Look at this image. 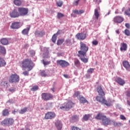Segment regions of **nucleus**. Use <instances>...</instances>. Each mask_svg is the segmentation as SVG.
<instances>
[{"label":"nucleus","instance_id":"f257e3e1","mask_svg":"<svg viewBox=\"0 0 130 130\" xmlns=\"http://www.w3.org/2000/svg\"><path fill=\"white\" fill-rule=\"evenodd\" d=\"M89 50V47L87 46L86 44L81 42H80V50L78 51V54L77 56L78 57H86L87 56V52Z\"/></svg>","mask_w":130,"mask_h":130},{"label":"nucleus","instance_id":"f03ea898","mask_svg":"<svg viewBox=\"0 0 130 130\" xmlns=\"http://www.w3.org/2000/svg\"><path fill=\"white\" fill-rule=\"evenodd\" d=\"M22 68L24 69H28V72H30L32 69H33V61L31 60L30 58H26L24 59L22 62Z\"/></svg>","mask_w":130,"mask_h":130},{"label":"nucleus","instance_id":"7ed1b4c3","mask_svg":"<svg viewBox=\"0 0 130 130\" xmlns=\"http://www.w3.org/2000/svg\"><path fill=\"white\" fill-rule=\"evenodd\" d=\"M20 81V76L17 74H11L9 78V82L11 84H17Z\"/></svg>","mask_w":130,"mask_h":130},{"label":"nucleus","instance_id":"20e7f679","mask_svg":"<svg viewBox=\"0 0 130 130\" xmlns=\"http://www.w3.org/2000/svg\"><path fill=\"white\" fill-rule=\"evenodd\" d=\"M14 121V119L12 118H6L1 121V124L3 126H10L13 125Z\"/></svg>","mask_w":130,"mask_h":130},{"label":"nucleus","instance_id":"39448f33","mask_svg":"<svg viewBox=\"0 0 130 130\" xmlns=\"http://www.w3.org/2000/svg\"><path fill=\"white\" fill-rule=\"evenodd\" d=\"M74 104L72 101H69L68 103H64L63 105L60 107V109L66 111L70 110V109L74 106Z\"/></svg>","mask_w":130,"mask_h":130},{"label":"nucleus","instance_id":"423d86ee","mask_svg":"<svg viewBox=\"0 0 130 130\" xmlns=\"http://www.w3.org/2000/svg\"><path fill=\"white\" fill-rule=\"evenodd\" d=\"M42 98L44 101H48V100L53 99V95L50 93L44 92L42 93Z\"/></svg>","mask_w":130,"mask_h":130},{"label":"nucleus","instance_id":"0eeeda50","mask_svg":"<svg viewBox=\"0 0 130 130\" xmlns=\"http://www.w3.org/2000/svg\"><path fill=\"white\" fill-rule=\"evenodd\" d=\"M57 66L61 68H67L70 66V63L64 60H58L56 61Z\"/></svg>","mask_w":130,"mask_h":130},{"label":"nucleus","instance_id":"6e6552de","mask_svg":"<svg viewBox=\"0 0 130 130\" xmlns=\"http://www.w3.org/2000/svg\"><path fill=\"white\" fill-rule=\"evenodd\" d=\"M10 17L11 18H19L20 17V14L19 13V11H18V10L17 9H14L10 12L9 13Z\"/></svg>","mask_w":130,"mask_h":130},{"label":"nucleus","instance_id":"1a4fd4ad","mask_svg":"<svg viewBox=\"0 0 130 130\" xmlns=\"http://www.w3.org/2000/svg\"><path fill=\"white\" fill-rule=\"evenodd\" d=\"M55 116H56L55 113L53 112H48L45 114L44 118L45 119H53V118H55Z\"/></svg>","mask_w":130,"mask_h":130},{"label":"nucleus","instance_id":"9d476101","mask_svg":"<svg viewBox=\"0 0 130 130\" xmlns=\"http://www.w3.org/2000/svg\"><path fill=\"white\" fill-rule=\"evenodd\" d=\"M102 122L103 125L107 126V125H109V124H111V120H110V118H107V117L105 115V116L103 117Z\"/></svg>","mask_w":130,"mask_h":130},{"label":"nucleus","instance_id":"9b49d317","mask_svg":"<svg viewBox=\"0 0 130 130\" xmlns=\"http://www.w3.org/2000/svg\"><path fill=\"white\" fill-rule=\"evenodd\" d=\"M113 21L114 23L120 24V23H122L124 21V18L121 16L118 15L114 17Z\"/></svg>","mask_w":130,"mask_h":130},{"label":"nucleus","instance_id":"f8f14e48","mask_svg":"<svg viewBox=\"0 0 130 130\" xmlns=\"http://www.w3.org/2000/svg\"><path fill=\"white\" fill-rule=\"evenodd\" d=\"M18 12L19 14V16H26V15H27V14H28V9L23 8V7H19L18 8Z\"/></svg>","mask_w":130,"mask_h":130},{"label":"nucleus","instance_id":"ddd939ff","mask_svg":"<svg viewBox=\"0 0 130 130\" xmlns=\"http://www.w3.org/2000/svg\"><path fill=\"white\" fill-rule=\"evenodd\" d=\"M76 38L78 40H85L87 38V35L84 33H78L76 35Z\"/></svg>","mask_w":130,"mask_h":130},{"label":"nucleus","instance_id":"4468645a","mask_svg":"<svg viewBox=\"0 0 130 130\" xmlns=\"http://www.w3.org/2000/svg\"><path fill=\"white\" fill-rule=\"evenodd\" d=\"M21 23L19 22H14L11 24L10 27L11 29H19L21 27Z\"/></svg>","mask_w":130,"mask_h":130},{"label":"nucleus","instance_id":"2eb2a0df","mask_svg":"<svg viewBox=\"0 0 130 130\" xmlns=\"http://www.w3.org/2000/svg\"><path fill=\"white\" fill-rule=\"evenodd\" d=\"M78 100L79 101L80 103H81V104H85V103H89V102H88V100L86 99L83 95H79L78 98Z\"/></svg>","mask_w":130,"mask_h":130},{"label":"nucleus","instance_id":"dca6fc26","mask_svg":"<svg viewBox=\"0 0 130 130\" xmlns=\"http://www.w3.org/2000/svg\"><path fill=\"white\" fill-rule=\"evenodd\" d=\"M116 83H117L120 86H123L125 84V82L123 79L120 77H117L115 79Z\"/></svg>","mask_w":130,"mask_h":130},{"label":"nucleus","instance_id":"f3484780","mask_svg":"<svg viewBox=\"0 0 130 130\" xmlns=\"http://www.w3.org/2000/svg\"><path fill=\"white\" fill-rule=\"evenodd\" d=\"M97 92L99 93V95L100 96H105V92H104V90H103V89H102V87H101V85H99L97 88Z\"/></svg>","mask_w":130,"mask_h":130},{"label":"nucleus","instance_id":"a211bd4d","mask_svg":"<svg viewBox=\"0 0 130 130\" xmlns=\"http://www.w3.org/2000/svg\"><path fill=\"white\" fill-rule=\"evenodd\" d=\"M123 67L126 69L128 72H130V64L128 61H123Z\"/></svg>","mask_w":130,"mask_h":130},{"label":"nucleus","instance_id":"6ab92c4d","mask_svg":"<svg viewBox=\"0 0 130 130\" xmlns=\"http://www.w3.org/2000/svg\"><path fill=\"white\" fill-rule=\"evenodd\" d=\"M120 50L121 51H126L127 50V44L125 43H121Z\"/></svg>","mask_w":130,"mask_h":130},{"label":"nucleus","instance_id":"aec40b11","mask_svg":"<svg viewBox=\"0 0 130 130\" xmlns=\"http://www.w3.org/2000/svg\"><path fill=\"white\" fill-rule=\"evenodd\" d=\"M0 42L3 45H8L9 44V39L7 38H4L1 39Z\"/></svg>","mask_w":130,"mask_h":130},{"label":"nucleus","instance_id":"412c9836","mask_svg":"<svg viewBox=\"0 0 130 130\" xmlns=\"http://www.w3.org/2000/svg\"><path fill=\"white\" fill-rule=\"evenodd\" d=\"M30 28L31 26L30 25H27L26 28H25L22 30V34H23V35H28V34H29V31H30Z\"/></svg>","mask_w":130,"mask_h":130},{"label":"nucleus","instance_id":"4be33fe9","mask_svg":"<svg viewBox=\"0 0 130 130\" xmlns=\"http://www.w3.org/2000/svg\"><path fill=\"white\" fill-rule=\"evenodd\" d=\"M55 126L58 130H61L62 128V124L60 121H57L55 123Z\"/></svg>","mask_w":130,"mask_h":130},{"label":"nucleus","instance_id":"5701e85b","mask_svg":"<svg viewBox=\"0 0 130 130\" xmlns=\"http://www.w3.org/2000/svg\"><path fill=\"white\" fill-rule=\"evenodd\" d=\"M105 99L102 95H101V96L97 95L95 98V100L100 103H103V102H104Z\"/></svg>","mask_w":130,"mask_h":130},{"label":"nucleus","instance_id":"b1692460","mask_svg":"<svg viewBox=\"0 0 130 130\" xmlns=\"http://www.w3.org/2000/svg\"><path fill=\"white\" fill-rule=\"evenodd\" d=\"M35 35H36V36H39V37H42V36L45 35V32L43 31H39L37 30L35 32Z\"/></svg>","mask_w":130,"mask_h":130},{"label":"nucleus","instance_id":"393cba45","mask_svg":"<svg viewBox=\"0 0 130 130\" xmlns=\"http://www.w3.org/2000/svg\"><path fill=\"white\" fill-rule=\"evenodd\" d=\"M9 114H10V112H9L8 109H4L2 112V116H9Z\"/></svg>","mask_w":130,"mask_h":130},{"label":"nucleus","instance_id":"a878e982","mask_svg":"<svg viewBox=\"0 0 130 130\" xmlns=\"http://www.w3.org/2000/svg\"><path fill=\"white\" fill-rule=\"evenodd\" d=\"M1 85L5 89H8L9 88V83L7 81H2Z\"/></svg>","mask_w":130,"mask_h":130},{"label":"nucleus","instance_id":"bb28decb","mask_svg":"<svg viewBox=\"0 0 130 130\" xmlns=\"http://www.w3.org/2000/svg\"><path fill=\"white\" fill-rule=\"evenodd\" d=\"M74 65L77 68H80L81 67V62H80V60L78 58L74 59Z\"/></svg>","mask_w":130,"mask_h":130},{"label":"nucleus","instance_id":"cd10ccee","mask_svg":"<svg viewBox=\"0 0 130 130\" xmlns=\"http://www.w3.org/2000/svg\"><path fill=\"white\" fill-rule=\"evenodd\" d=\"M103 116H105V115H103L101 113H99L96 116H95L94 118L95 119H98V120H102Z\"/></svg>","mask_w":130,"mask_h":130},{"label":"nucleus","instance_id":"c85d7f7f","mask_svg":"<svg viewBox=\"0 0 130 130\" xmlns=\"http://www.w3.org/2000/svg\"><path fill=\"white\" fill-rule=\"evenodd\" d=\"M73 13L76 15H82V14H84V13H85V11L83 10L79 11L78 10H75L73 11Z\"/></svg>","mask_w":130,"mask_h":130},{"label":"nucleus","instance_id":"c756f323","mask_svg":"<svg viewBox=\"0 0 130 130\" xmlns=\"http://www.w3.org/2000/svg\"><path fill=\"white\" fill-rule=\"evenodd\" d=\"M6 64V61H5L4 58H2V57H0V67H5Z\"/></svg>","mask_w":130,"mask_h":130},{"label":"nucleus","instance_id":"7c9ffc66","mask_svg":"<svg viewBox=\"0 0 130 130\" xmlns=\"http://www.w3.org/2000/svg\"><path fill=\"white\" fill-rule=\"evenodd\" d=\"M13 3L15 6H17V7H20L21 5H22V1L21 0H14L13 1Z\"/></svg>","mask_w":130,"mask_h":130},{"label":"nucleus","instance_id":"2f4dec72","mask_svg":"<svg viewBox=\"0 0 130 130\" xmlns=\"http://www.w3.org/2000/svg\"><path fill=\"white\" fill-rule=\"evenodd\" d=\"M65 44L68 45V46H71V45H73V43H72V40L70 39H67L65 41Z\"/></svg>","mask_w":130,"mask_h":130},{"label":"nucleus","instance_id":"473e14b6","mask_svg":"<svg viewBox=\"0 0 130 130\" xmlns=\"http://www.w3.org/2000/svg\"><path fill=\"white\" fill-rule=\"evenodd\" d=\"M40 75L42 77H47V73L45 70H41L40 72Z\"/></svg>","mask_w":130,"mask_h":130},{"label":"nucleus","instance_id":"72a5a7b5","mask_svg":"<svg viewBox=\"0 0 130 130\" xmlns=\"http://www.w3.org/2000/svg\"><path fill=\"white\" fill-rule=\"evenodd\" d=\"M63 42H64V39H58L57 41V45H61V44H62Z\"/></svg>","mask_w":130,"mask_h":130},{"label":"nucleus","instance_id":"f704fd0d","mask_svg":"<svg viewBox=\"0 0 130 130\" xmlns=\"http://www.w3.org/2000/svg\"><path fill=\"white\" fill-rule=\"evenodd\" d=\"M72 120L73 122H76V121H78V120H79V116L77 115H74L72 116Z\"/></svg>","mask_w":130,"mask_h":130},{"label":"nucleus","instance_id":"c9c22d12","mask_svg":"<svg viewBox=\"0 0 130 130\" xmlns=\"http://www.w3.org/2000/svg\"><path fill=\"white\" fill-rule=\"evenodd\" d=\"M56 39H57V36L56 34H54L52 37V41L53 43H55L56 42Z\"/></svg>","mask_w":130,"mask_h":130},{"label":"nucleus","instance_id":"e433bc0d","mask_svg":"<svg viewBox=\"0 0 130 130\" xmlns=\"http://www.w3.org/2000/svg\"><path fill=\"white\" fill-rule=\"evenodd\" d=\"M28 110V108L25 107L23 109H21L20 111L19 112L20 114H24L25 112H27V110Z\"/></svg>","mask_w":130,"mask_h":130},{"label":"nucleus","instance_id":"4c0bfd02","mask_svg":"<svg viewBox=\"0 0 130 130\" xmlns=\"http://www.w3.org/2000/svg\"><path fill=\"white\" fill-rule=\"evenodd\" d=\"M0 52L3 54H6V48L2 46H0Z\"/></svg>","mask_w":130,"mask_h":130},{"label":"nucleus","instance_id":"58836bf2","mask_svg":"<svg viewBox=\"0 0 130 130\" xmlns=\"http://www.w3.org/2000/svg\"><path fill=\"white\" fill-rule=\"evenodd\" d=\"M82 56H80V59L82 61V62H84V63H87L88 62V58H85V57H82Z\"/></svg>","mask_w":130,"mask_h":130},{"label":"nucleus","instance_id":"ea45409f","mask_svg":"<svg viewBox=\"0 0 130 130\" xmlns=\"http://www.w3.org/2000/svg\"><path fill=\"white\" fill-rule=\"evenodd\" d=\"M94 15L95 16V19H98L99 18V12H98V9L94 10Z\"/></svg>","mask_w":130,"mask_h":130},{"label":"nucleus","instance_id":"a19ab883","mask_svg":"<svg viewBox=\"0 0 130 130\" xmlns=\"http://www.w3.org/2000/svg\"><path fill=\"white\" fill-rule=\"evenodd\" d=\"M89 118H90V115L89 114H87V115H85L83 116V119L85 121H87V120H89Z\"/></svg>","mask_w":130,"mask_h":130},{"label":"nucleus","instance_id":"79ce46f5","mask_svg":"<svg viewBox=\"0 0 130 130\" xmlns=\"http://www.w3.org/2000/svg\"><path fill=\"white\" fill-rule=\"evenodd\" d=\"M124 14L126 16H128V17H130V8H128L124 11Z\"/></svg>","mask_w":130,"mask_h":130},{"label":"nucleus","instance_id":"37998d69","mask_svg":"<svg viewBox=\"0 0 130 130\" xmlns=\"http://www.w3.org/2000/svg\"><path fill=\"white\" fill-rule=\"evenodd\" d=\"M62 17H64V15L63 14L58 12L57 15V18L58 19H60V18H62Z\"/></svg>","mask_w":130,"mask_h":130},{"label":"nucleus","instance_id":"c03bdc74","mask_svg":"<svg viewBox=\"0 0 130 130\" xmlns=\"http://www.w3.org/2000/svg\"><path fill=\"white\" fill-rule=\"evenodd\" d=\"M56 5L57 7L60 8L62 6V5H63V3L62 1H58L56 2Z\"/></svg>","mask_w":130,"mask_h":130},{"label":"nucleus","instance_id":"a18cd8bd","mask_svg":"<svg viewBox=\"0 0 130 130\" xmlns=\"http://www.w3.org/2000/svg\"><path fill=\"white\" fill-rule=\"evenodd\" d=\"M94 70L95 69H94L93 68H90V69L87 70V74H93V73L94 72Z\"/></svg>","mask_w":130,"mask_h":130},{"label":"nucleus","instance_id":"49530a36","mask_svg":"<svg viewBox=\"0 0 130 130\" xmlns=\"http://www.w3.org/2000/svg\"><path fill=\"white\" fill-rule=\"evenodd\" d=\"M102 103L105 104V105H106L107 106H110V105H111V104L109 102H107V101H106L105 99Z\"/></svg>","mask_w":130,"mask_h":130},{"label":"nucleus","instance_id":"de8ad7c7","mask_svg":"<svg viewBox=\"0 0 130 130\" xmlns=\"http://www.w3.org/2000/svg\"><path fill=\"white\" fill-rule=\"evenodd\" d=\"M112 122L114 126H120L122 124L121 123H117L115 121H113Z\"/></svg>","mask_w":130,"mask_h":130},{"label":"nucleus","instance_id":"09e8293b","mask_svg":"<svg viewBox=\"0 0 130 130\" xmlns=\"http://www.w3.org/2000/svg\"><path fill=\"white\" fill-rule=\"evenodd\" d=\"M99 43V42H98V41H97L96 40H94L92 42V45H94V46H96V45H98Z\"/></svg>","mask_w":130,"mask_h":130},{"label":"nucleus","instance_id":"8fccbe9b","mask_svg":"<svg viewBox=\"0 0 130 130\" xmlns=\"http://www.w3.org/2000/svg\"><path fill=\"white\" fill-rule=\"evenodd\" d=\"M124 34L126 36H129L130 35V31L129 30L126 29L124 30Z\"/></svg>","mask_w":130,"mask_h":130},{"label":"nucleus","instance_id":"3c124183","mask_svg":"<svg viewBox=\"0 0 130 130\" xmlns=\"http://www.w3.org/2000/svg\"><path fill=\"white\" fill-rule=\"evenodd\" d=\"M80 91H76L74 93V94L73 95V96L74 97V98H76V97H78V96H80Z\"/></svg>","mask_w":130,"mask_h":130},{"label":"nucleus","instance_id":"603ef678","mask_svg":"<svg viewBox=\"0 0 130 130\" xmlns=\"http://www.w3.org/2000/svg\"><path fill=\"white\" fill-rule=\"evenodd\" d=\"M71 130H81V128H79V127H77L76 126H72Z\"/></svg>","mask_w":130,"mask_h":130},{"label":"nucleus","instance_id":"864d4df0","mask_svg":"<svg viewBox=\"0 0 130 130\" xmlns=\"http://www.w3.org/2000/svg\"><path fill=\"white\" fill-rule=\"evenodd\" d=\"M43 63L45 66H48V64H50V61H45L44 60H43Z\"/></svg>","mask_w":130,"mask_h":130},{"label":"nucleus","instance_id":"5fc2aeb1","mask_svg":"<svg viewBox=\"0 0 130 130\" xmlns=\"http://www.w3.org/2000/svg\"><path fill=\"white\" fill-rule=\"evenodd\" d=\"M29 54L31 56H34V55H35V51L33 50H31L29 51Z\"/></svg>","mask_w":130,"mask_h":130},{"label":"nucleus","instance_id":"6e6d98bb","mask_svg":"<svg viewBox=\"0 0 130 130\" xmlns=\"http://www.w3.org/2000/svg\"><path fill=\"white\" fill-rule=\"evenodd\" d=\"M38 89V86H34L32 87L31 90V91H37Z\"/></svg>","mask_w":130,"mask_h":130},{"label":"nucleus","instance_id":"4d7b16f0","mask_svg":"<svg viewBox=\"0 0 130 130\" xmlns=\"http://www.w3.org/2000/svg\"><path fill=\"white\" fill-rule=\"evenodd\" d=\"M120 118L122 120H126V118H125V116H124V115H120Z\"/></svg>","mask_w":130,"mask_h":130},{"label":"nucleus","instance_id":"13d9d810","mask_svg":"<svg viewBox=\"0 0 130 130\" xmlns=\"http://www.w3.org/2000/svg\"><path fill=\"white\" fill-rule=\"evenodd\" d=\"M15 90H16V89L14 87H11L9 89V91L10 92H12V93H13V92H15Z\"/></svg>","mask_w":130,"mask_h":130},{"label":"nucleus","instance_id":"bf43d9fd","mask_svg":"<svg viewBox=\"0 0 130 130\" xmlns=\"http://www.w3.org/2000/svg\"><path fill=\"white\" fill-rule=\"evenodd\" d=\"M125 95L127 96V97H130V91L128 90L125 92Z\"/></svg>","mask_w":130,"mask_h":130},{"label":"nucleus","instance_id":"052dcab7","mask_svg":"<svg viewBox=\"0 0 130 130\" xmlns=\"http://www.w3.org/2000/svg\"><path fill=\"white\" fill-rule=\"evenodd\" d=\"M79 2H80V0L75 1L74 2L73 5H74V6H78V5L79 4Z\"/></svg>","mask_w":130,"mask_h":130},{"label":"nucleus","instance_id":"680f3d73","mask_svg":"<svg viewBox=\"0 0 130 130\" xmlns=\"http://www.w3.org/2000/svg\"><path fill=\"white\" fill-rule=\"evenodd\" d=\"M23 75H24V76H29V73L28 71H24L23 72Z\"/></svg>","mask_w":130,"mask_h":130},{"label":"nucleus","instance_id":"e2e57ef3","mask_svg":"<svg viewBox=\"0 0 130 130\" xmlns=\"http://www.w3.org/2000/svg\"><path fill=\"white\" fill-rule=\"evenodd\" d=\"M125 26L126 28H127V29H129V28H130L129 23H125Z\"/></svg>","mask_w":130,"mask_h":130},{"label":"nucleus","instance_id":"0e129e2a","mask_svg":"<svg viewBox=\"0 0 130 130\" xmlns=\"http://www.w3.org/2000/svg\"><path fill=\"white\" fill-rule=\"evenodd\" d=\"M63 77L66 78V79H69L70 78V76L68 74H64Z\"/></svg>","mask_w":130,"mask_h":130},{"label":"nucleus","instance_id":"69168bd1","mask_svg":"<svg viewBox=\"0 0 130 130\" xmlns=\"http://www.w3.org/2000/svg\"><path fill=\"white\" fill-rule=\"evenodd\" d=\"M61 32V30H58L57 33L56 34V35H59V34H60V32Z\"/></svg>","mask_w":130,"mask_h":130},{"label":"nucleus","instance_id":"338daca9","mask_svg":"<svg viewBox=\"0 0 130 130\" xmlns=\"http://www.w3.org/2000/svg\"><path fill=\"white\" fill-rule=\"evenodd\" d=\"M51 90L53 91V92H55V88L54 87H53L51 88Z\"/></svg>","mask_w":130,"mask_h":130},{"label":"nucleus","instance_id":"774afa93","mask_svg":"<svg viewBox=\"0 0 130 130\" xmlns=\"http://www.w3.org/2000/svg\"><path fill=\"white\" fill-rule=\"evenodd\" d=\"M127 103L128 105H129L130 106V101H127Z\"/></svg>","mask_w":130,"mask_h":130}]
</instances>
